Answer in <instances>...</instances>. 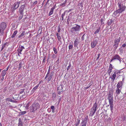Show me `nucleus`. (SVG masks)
Segmentation results:
<instances>
[{"label": "nucleus", "instance_id": "f257e3e1", "mask_svg": "<svg viewBox=\"0 0 126 126\" xmlns=\"http://www.w3.org/2000/svg\"><path fill=\"white\" fill-rule=\"evenodd\" d=\"M40 107L39 103L37 102L33 103L30 107V110L31 112H34L35 111Z\"/></svg>", "mask_w": 126, "mask_h": 126}, {"label": "nucleus", "instance_id": "f03ea898", "mask_svg": "<svg viewBox=\"0 0 126 126\" xmlns=\"http://www.w3.org/2000/svg\"><path fill=\"white\" fill-rule=\"evenodd\" d=\"M81 30V27L78 24H75L70 30L71 32L73 34L77 33Z\"/></svg>", "mask_w": 126, "mask_h": 126}, {"label": "nucleus", "instance_id": "7ed1b4c3", "mask_svg": "<svg viewBox=\"0 0 126 126\" xmlns=\"http://www.w3.org/2000/svg\"><path fill=\"white\" fill-rule=\"evenodd\" d=\"M118 9L119 10L121 13H122L124 11L126 8V7L123 5V2L122 1H120L118 2Z\"/></svg>", "mask_w": 126, "mask_h": 126}, {"label": "nucleus", "instance_id": "20e7f679", "mask_svg": "<svg viewBox=\"0 0 126 126\" xmlns=\"http://www.w3.org/2000/svg\"><path fill=\"white\" fill-rule=\"evenodd\" d=\"M97 107V103L96 102L94 104L93 107H92L90 111L89 116L92 117L93 116L96 111Z\"/></svg>", "mask_w": 126, "mask_h": 126}, {"label": "nucleus", "instance_id": "39448f33", "mask_svg": "<svg viewBox=\"0 0 126 126\" xmlns=\"http://www.w3.org/2000/svg\"><path fill=\"white\" fill-rule=\"evenodd\" d=\"M114 60H118L119 62L120 63H121L122 61L124 62L123 59L121 58L118 54H116L113 57L111 60L110 62Z\"/></svg>", "mask_w": 126, "mask_h": 126}, {"label": "nucleus", "instance_id": "423d86ee", "mask_svg": "<svg viewBox=\"0 0 126 126\" xmlns=\"http://www.w3.org/2000/svg\"><path fill=\"white\" fill-rule=\"evenodd\" d=\"M113 93L111 91L109 92L108 96V99L109 100V103H113Z\"/></svg>", "mask_w": 126, "mask_h": 126}, {"label": "nucleus", "instance_id": "0eeeda50", "mask_svg": "<svg viewBox=\"0 0 126 126\" xmlns=\"http://www.w3.org/2000/svg\"><path fill=\"white\" fill-rule=\"evenodd\" d=\"M25 49V48L23 46H19L17 50V53L19 56H20V55H19L22 54L21 52L23 49Z\"/></svg>", "mask_w": 126, "mask_h": 126}, {"label": "nucleus", "instance_id": "6e6552de", "mask_svg": "<svg viewBox=\"0 0 126 126\" xmlns=\"http://www.w3.org/2000/svg\"><path fill=\"white\" fill-rule=\"evenodd\" d=\"M118 73V71L114 70V73L112 75H111L110 77L109 78L111 79L113 81H114L116 77V74Z\"/></svg>", "mask_w": 126, "mask_h": 126}, {"label": "nucleus", "instance_id": "1a4fd4ad", "mask_svg": "<svg viewBox=\"0 0 126 126\" xmlns=\"http://www.w3.org/2000/svg\"><path fill=\"white\" fill-rule=\"evenodd\" d=\"M6 27V24L5 22H3L0 24V29L4 30Z\"/></svg>", "mask_w": 126, "mask_h": 126}, {"label": "nucleus", "instance_id": "9d476101", "mask_svg": "<svg viewBox=\"0 0 126 126\" xmlns=\"http://www.w3.org/2000/svg\"><path fill=\"white\" fill-rule=\"evenodd\" d=\"M25 7V5H22L19 8L18 12L20 14H23L24 10Z\"/></svg>", "mask_w": 126, "mask_h": 126}, {"label": "nucleus", "instance_id": "9b49d317", "mask_svg": "<svg viewBox=\"0 0 126 126\" xmlns=\"http://www.w3.org/2000/svg\"><path fill=\"white\" fill-rule=\"evenodd\" d=\"M63 87L61 85H60L58 87L57 91L58 94H61L63 92V91L62 90Z\"/></svg>", "mask_w": 126, "mask_h": 126}, {"label": "nucleus", "instance_id": "f8f14e48", "mask_svg": "<svg viewBox=\"0 0 126 126\" xmlns=\"http://www.w3.org/2000/svg\"><path fill=\"white\" fill-rule=\"evenodd\" d=\"M97 43L96 40H94L91 43V47L92 48H94L95 46Z\"/></svg>", "mask_w": 126, "mask_h": 126}, {"label": "nucleus", "instance_id": "ddd939ff", "mask_svg": "<svg viewBox=\"0 0 126 126\" xmlns=\"http://www.w3.org/2000/svg\"><path fill=\"white\" fill-rule=\"evenodd\" d=\"M123 85V83L122 81H119L118 83L116 86L117 88L120 89L121 88V89H122Z\"/></svg>", "mask_w": 126, "mask_h": 126}, {"label": "nucleus", "instance_id": "4468645a", "mask_svg": "<svg viewBox=\"0 0 126 126\" xmlns=\"http://www.w3.org/2000/svg\"><path fill=\"white\" fill-rule=\"evenodd\" d=\"M20 3V1H19L17 2H15L14 3L13 6L14 8V9H16L18 7Z\"/></svg>", "mask_w": 126, "mask_h": 126}, {"label": "nucleus", "instance_id": "2eb2a0df", "mask_svg": "<svg viewBox=\"0 0 126 126\" xmlns=\"http://www.w3.org/2000/svg\"><path fill=\"white\" fill-rule=\"evenodd\" d=\"M119 10L117 9L113 13L112 15L114 17L117 16V15L118 14H120L121 13Z\"/></svg>", "mask_w": 126, "mask_h": 126}, {"label": "nucleus", "instance_id": "dca6fc26", "mask_svg": "<svg viewBox=\"0 0 126 126\" xmlns=\"http://www.w3.org/2000/svg\"><path fill=\"white\" fill-rule=\"evenodd\" d=\"M79 43V41L78 39L77 38H76L75 39V41H74V46L75 47H77Z\"/></svg>", "mask_w": 126, "mask_h": 126}, {"label": "nucleus", "instance_id": "f3484780", "mask_svg": "<svg viewBox=\"0 0 126 126\" xmlns=\"http://www.w3.org/2000/svg\"><path fill=\"white\" fill-rule=\"evenodd\" d=\"M53 73L52 72L48 76V78L47 79V81H49L52 78Z\"/></svg>", "mask_w": 126, "mask_h": 126}, {"label": "nucleus", "instance_id": "a211bd4d", "mask_svg": "<svg viewBox=\"0 0 126 126\" xmlns=\"http://www.w3.org/2000/svg\"><path fill=\"white\" fill-rule=\"evenodd\" d=\"M121 88H116L115 92L116 96L119 94L121 92Z\"/></svg>", "mask_w": 126, "mask_h": 126}, {"label": "nucleus", "instance_id": "6ab92c4d", "mask_svg": "<svg viewBox=\"0 0 126 126\" xmlns=\"http://www.w3.org/2000/svg\"><path fill=\"white\" fill-rule=\"evenodd\" d=\"M8 44L7 43H5L4 44H2V47L1 49V51H2L3 49L5 48L6 47V46H8Z\"/></svg>", "mask_w": 126, "mask_h": 126}, {"label": "nucleus", "instance_id": "aec40b11", "mask_svg": "<svg viewBox=\"0 0 126 126\" xmlns=\"http://www.w3.org/2000/svg\"><path fill=\"white\" fill-rule=\"evenodd\" d=\"M88 116H87L84 119H83L81 123H85L87 124L88 122Z\"/></svg>", "mask_w": 126, "mask_h": 126}, {"label": "nucleus", "instance_id": "412c9836", "mask_svg": "<svg viewBox=\"0 0 126 126\" xmlns=\"http://www.w3.org/2000/svg\"><path fill=\"white\" fill-rule=\"evenodd\" d=\"M55 6H53L51 9L50 11V12H49V16H50L53 13V11L54 10V9L55 8V6Z\"/></svg>", "mask_w": 126, "mask_h": 126}, {"label": "nucleus", "instance_id": "4be33fe9", "mask_svg": "<svg viewBox=\"0 0 126 126\" xmlns=\"http://www.w3.org/2000/svg\"><path fill=\"white\" fill-rule=\"evenodd\" d=\"M7 70V69L6 70H4L2 71L0 77H4L5 75L7 72L6 71Z\"/></svg>", "mask_w": 126, "mask_h": 126}, {"label": "nucleus", "instance_id": "5701e85b", "mask_svg": "<svg viewBox=\"0 0 126 126\" xmlns=\"http://www.w3.org/2000/svg\"><path fill=\"white\" fill-rule=\"evenodd\" d=\"M121 40V38L120 37H119L117 39H115L114 40V43L119 44L120 41Z\"/></svg>", "mask_w": 126, "mask_h": 126}, {"label": "nucleus", "instance_id": "b1692460", "mask_svg": "<svg viewBox=\"0 0 126 126\" xmlns=\"http://www.w3.org/2000/svg\"><path fill=\"white\" fill-rule=\"evenodd\" d=\"M78 6H80L79 7V8L81 9H83V3L82 2L79 3L78 4Z\"/></svg>", "mask_w": 126, "mask_h": 126}, {"label": "nucleus", "instance_id": "393cba45", "mask_svg": "<svg viewBox=\"0 0 126 126\" xmlns=\"http://www.w3.org/2000/svg\"><path fill=\"white\" fill-rule=\"evenodd\" d=\"M22 123L21 119L20 118L19 119V122L17 126H22Z\"/></svg>", "mask_w": 126, "mask_h": 126}, {"label": "nucleus", "instance_id": "a878e982", "mask_svg": "<svg viewBox=\"0 0 126 126\" xmlns=\"http://www.w3.org/2000/svg\"><path fill=\"white\" fill-rule=\"evenodd\" d=\"M72 13H70L69 14V15L68 16V19L67 20V23L68 24H69V21H70V18L71 17V14Z\"/></svg>", "mask_w": 126, "mask_h": 126}, {"label": "nucleus", "instance_id": "bb28decb", "mask_svg": "<svg viewBox=\"0 0 126 126\" xmlns=\"http://www.w3.org/2000/svg\"><path fill=\"white\" fill-rule=\"evenodd\" d=\"M50 66L49 67L48 70V71L47 72V75H46V77L45 78V79H46L48 77V75L49 74V73L50 72Z\"/></svg>", "mask_w": 126, "mask_h": 126}, {"label": "nucleus", "instance_id": "cd10ccee", "mask_svg": "<svg viewBox=\"0 0 126 126\" xmlns=\"http://www.w3.org/2000/svg\"><path fill=\"white\" fill-rule=\"evenodd\" d=\"M17 32V31H15L13 33V34L11 36L12 38H13L15 37L16 34Z\"/></svg>", "mask_w": 126, "mask_h": 126}, {"label": "nucleus", "instance_id": "c85d7f7f", "mask_svg": "<svg viewBox=\"0 0 126 126\" xmlns=\"http://www.w3.org/2000/svg\"><path fill=\"white\" fill-rule=\"evenodd\" d=\"M6 100L8 101H10L13 103H15L16 102L14 100H13L12 99L9 98H7L6 99Z\"/></svg>", "mask_w": 126, "mask_h": 126}, {"label": "nucleus", "instance_id": "c756f323", "mask_svg": "<svg viewBox=\"0 0 126 126\" xmlns=\"http://www.w3.org/2000/svg\"><path fill=\"white\" fill-rule=\"evenodd\" d=\"M67 11H65L63 13L62 16V20H64V17L65 16L66 12Z\"/></svg>", "mask_w": 126, "mask_h": 126}, {"label": "nucleus", "instance_id": "7c9ffc66", "mask_svg": "<svg viewBox=\"0 0 126 126\" xmlns=\"http://www.w3.org/2000/svg\"><path fill=\"white\" fill-rule=\"evenodd\" d=\"M112 21L111 19L109 20L108 22V26L110 25L112 23Z\"/></svg>", "mask_w": 126, "mask_h": 126}, {"label": "nucleus", "instance_id": "2f4dec72", "mask_svg": "<svg viewBox=\"0 0 126 126\" xmlns=\"http://www.w3.org/2000/svg\"><path fill=\"white\" fill-rule=\"evenodd\" d=\"M4 30L0 29V36H1L3 35Z\"/></svg>", "mask_w": 126, "mask_h": 126}, {"label": "nucleus", "instance_id": "473e14b6", "mask_svg": "<svg viewBox=\"0 0 126 126\" xmlns=\"http://www.w3.org/2000/svg\"><path fill=\"white\" fill-rule=\"evenodd\" d=\"M73 45L72 43H70L69 45V49H71L73 47Z\"/></svg>", "mask_w": 126, "mask_h": 126}, {"label": "nucleus", "instance_id": "72a5a7b5", "mask_svg": "<svg viewBox=\"0 0 126 126\" xmlns=\"http://www.w3.org/2000/svg\"><path fill=\"white\" fill-rule=\"evenodd\" d=\"M42 26H40L38 31V33H39V34H41V33L42 31Z\"/></svg>", "mask_w": 126, "mask_h": 126}, {"label": "nucleus", "instance_id": "f704fd0d", "mask_svg": "<svg viewBox=\"0 0 126 126\" xmlns=\"http://www.w3.org/2000/svg\"><path fill=\"white\" fill-rule=\"evenodd\" d=\"M50 108L52 110V112L53 113H54L55 110L54 106L53 105L51 106L50 107Z\"/></svg>", "mask_w": 126, "mask_h": 126}, {"label": "nucleus", "instance_id": "c9c22d12", "mask_svg": "<svg viewBox=\"0 0 126 126\" xmlns=\"http://www.w3.org/2000/svg\"><path fill=\"white\" fill-rule=\"evenodd\" d=\"M39 86V84H37L36 86L34 87V88L32 89V91H34L35 90L37 89Z\"/></svg>", "mask_w": 126, "mask_h": 126}, {"label": "nucleus", "instance_id": "e433bc0d", "mask_svg": "<svg viewBox=\"0 0 126 126\" xmlns=\"http://www.w3.org/2000/svg\"><path fill=\"white\" fill-rule=\"evenodd\" d=\"M19 20H20L22 18L23 15V14L19 13Z\"/></svg>", "mask_w": 126, "mask_h": 126}, {"label": "nucleus", "instance_id": "4c0bfd02", "mask_svg": "<svg viewBox=\"0 0 126 126\" xmlns=\"http://www.w3.org/2000/svg\"><path fill=\"white\" fill-rule=\"evenodd\" d=\"M66 1L65 0L64 1L63 3H62L60 5V6L62 7H63L65 6L66 3Z\"/></svg>", "mask_w": 126, "mask_h": 126}, {"label": "nucleus", "instance_id": "58836bf2", "mask_svg": "<svg viewBox=\"0 0 126 126\" xmlns=\"http://www.w3.org/2000/svg\"><path fill=\"white\" fill-rule=\"evenodd\" d=\"M100 27H99L96 30V31L94 32V33L95 34H97L98 33L100 30Z\"/></svg>", "mask_w": 126, "mask_h": 126}, {"label": "nucleus", "instance_id": "ea45409f", "mask_svg": "<svg viewBox=\"0 0 126 126\" xmlns=\"http://www.w3.org/2000/svg\"><path fill=\"white\" fill-rule=\"evenodd\" d=\"M61 27L60 25H59L58 26V27L57 28V31H58V33H59L61 32Z\"/></svg>", "mask_w": 126, "mask_h": 126}, {"label": "nucleus", "instance_id": "a19ab883", "mask_svg": "<svg viewBox=\"0 0 126 126\" xmlns=\"http://www.w3.org/2000/svg\"><path fill=\"white\" fill-rule=\"evenodd\" d=\"M92 83H89V84L88 85V86L87 87H85V89H88L89 87H90L92 85Z\"/></svg>", "mask_w": 126, "mask_h": 126}, {"label": "nucleus", "instance_id": "79ce46f5", "mask_svg": "<svg viewBox=\"0 0 126 126\" xmlns=\"http://www.w3.org/2000/svg\"><path fill=\"white\" fill-rule=\"evenodd\" d=\"M77 122L76 123V126H78L80 122V120L79 119H77Z\"/></svg>", "mask_w": 126, "mask_h": 126}, {"label": "nucleus", "instance_id": "37998d69", "mask_svg": "<svg viewBox=\"0 0 126 126\" xmlns=\"http://www.w3.org/2000/svg\"><path fill=\"white\" fill-rule=\"evenodd\" d=\"M118 44H119L117 43H114V48L115 49L117 48V47H118Z\"/></svg>", "mask_w": 126, "mask_h": 126}, {"label": "nucleus", "instance_id": "c03bdc74", "mask_svg": "<svg viewBox=\"0 0 126 126\" xmlns=\"http://www.w3.org/2000/svg\"><path fill=\"white\" fill-rule=\"evenodd\" d=\"M53 50L55 54H56L57 53V49L55 47H53Z\"/></svg>", "mask_w": 126, "mask_h": 126}, {"label": "nucleus", "instance_id": "a18cd8bd", "mask_svg": "<svg viewBox=\"0 0 126 126\" xmlns=\"http://www.w3.org/2000/svg\"><path fill=\"white\" fill-rule=\"evenodd\" d=\"M22 63L21 62L19 64V67L18 69L20 70L22 67Z\"/></svg>", "mask_w": 126, "mask_h": 126}, {"label": "nucleus", "instance_id": "49530a36", "mask_svg": "<svg viewBox=\"0 0 126 126\" xmlns=\"http://www.w3.org/2000/svg\"><path fill=\"white\" fill-rule=\"evenodd\" d=\"M25 107L26 108V109H28V108L29 106V103H28L26 105H25Z\"/></svg>", "mask_w": 126, "mask_h": 126}, {"label": "nucleus", "instance_id": "de8ad7c7", "mask_svg": "<svg viewBox=\"0 0 126 126\" xmlns=\"http://www.w3.org/2000/svg\"><path fill=\"white\" fill-rule=\"evenodd\" d=\"M112 68H113V67H112V65L110 63L109 68V69L112 70Z\"/></svg>", "mask_w": 126, "mask_h": 126}, {"label": "nucleus", "instance_id": "09e8293b", "mask_svg": "<svg viewBox=\"0 0 126 126\" xmlns=\"http://www.w3.org/2000/svg\"><path fill=\"white\" fill-rule=\"evenodd\" d=\"M69 66H68L67 67V70H68L70 68V67H71V65L70 63H69Z\"/></svg>", "mask_w": 126, "mask_h": 126}, {"label": "nucleus", "instance_id": "8fccbe9b", "mask_svg": "<svg viewBox=\"0 0 126 126\" xmlns=\"http://www.w3.org/2000/svg\"><path fill=\"white\" fill-rule=\"evenodd\" d=\"M26 113V111H22V112H20V114L23 115V114H25Z\"/></svg>", "mask_w": 126, "mask_h": 126}, {"label": "nucleus", "instance_id": "3c124183", "mask_svg": "<svg viewBox=\"0 0 126 126\" xmlns=\"http://www.w3.org/2000/svg\"><path fill=\"white\" fill-rule=\"evenodd\" d=\"M57 38L58 39V40L59 41H60L61 39V36L60 35L58 36H57Z\"/></svg>", "mask_w": 126, "mask_h": 126}, {"label": "nucleus", "instance_id": "603ef678", "mask_svg": "<svg viewBox=\"0 0 126 126\" xmlns=\"http://www.w3.org/2000/svg\"><path fill=\"white\" fill-rule=\"evenodd\" d=\"M112 71V70H111L109 69L107 71L108 73L110 75V73Z\"/></svg>", "mask_w": 126, "mask_h": 126}, {"label": "nucleus", "instance_id": "864d4df0", "mask_svg": "<svg viewBox=\"0 0 126 126\" xmlns=\"http://www.w3.org/2000/svg\"><path fill=\"white\" fill-rule=\"evenodd\" d=\"M104 20L103 18H101V19L100 21L101 22V24H104V23L103 22V21H104Z\"/></svg>", "mask_w": 126, "mask_h": 126}, {"label": "nucleus", "instance_id": "5fc2aeb1", "mask_svg": "<svg viewBox=\"0 0 126 126\" xmlns=\"http://www.w3.org/2000/svg\"><path fill=\"white\" fill-rule=\"evenodd\" d=\"M85 35V34H84V35H83L81 38L82 41H83L84 40V36Z\"/></svg>", "mask_w": 126, "mask_h": 126}, {"label": "nucleus", "instance_id": "6e6d98bb", "mask_svg": "<svg viewBox=\"0 0 126 126\" xmlns=\"http://www.w3.org/2000/svg\"><path fill=\"white\" fill-rule=\"evenodd\" d=\"M109 104L110 105V108L113 107V103H109Z\"/></svg>", "mask_w": 126, "mask_h": 126}, {"label": "nucleus", "instance_id": "4d7b16f0", "mask_svg": "<svg viewBox=\"0 0 126 126\" xmlns=\"http://www.w3.org/2000/svg\"><path fill=\"white\" fill-rule=\"evenodd\" d=\"M53 98H55L56 97V94L54 93L52 94Z\"/></svg>", "mask_w": 126, "mask_h": 126}, {"label": "nucleus", "instance_id": "13d9d810", "mask_svg": "<svg viewBox=\"0 0 126 126\" xmlns=\"http://www.w3.org/2000/svg\"><path fill=\"white\" fill-rule=\"evenodd\" d=\"M25 31H23L21 33V35L22 36V37L23 36H24L25 34Z\"/></svg>", "mask_w": 126, "mask_h": 126}, {"label": "nucleus", "instance_id": "bf43d9fd", "mask_svg": "<svg viewBox=\"0 0 126 126\" xmlns=\"http://www.w3.org/2000/svg\"><path fill=\"white\" fill-rule=\"evenodd\" d=\"M52 57L53 58H55L56 57V56L55 55L53 54L52 55Z\"/></svg>", "mask_w": 126, "mask_h": 126}, {"label": "nucleus", "instance_id": "052dcab7", "mask_svg": "<svg viewBox=\"0 0 126 126\" xmlns=\"http://www.w3.org/2000/svg\"><path fill=\"white\" fill-rule=\"evenodd\" d=\"M123 121L126 120V117L124 116L123 118Z\"/></svg>", "mask_w": 126, "mask_h": 126}, {"label": "nucleus", "instance_id": "680f3d73", "mask_svg": "<svg viewBox=\"0 0 126 126\" xmlns=\"http://www.w3.org/2000/svg\"><path fill=\"white\" fill-rule=\"evenodd\" d=\"M83 124L81 126H86L87 124L84 123H81Z\"/></svg>", "mask_w": 126, "mask_h": 126}, {"label": "nucleus", "instance_id": "e2e57ef3", "mask_svg": "<svg viewBox=\"0 0 126 126\" xmlns=\"http://www.w3.org/2000/svg\"><path fill=\"white\" fill-rule=\"evenodd\" d=\"M46 58H45V57L43 59V61H42V62L43 63H45V61H46Z\"/></svg>", "mask_w": 126, "mask_h": 126}, {"label": "nucleus", "instance_id": "0e129e2a", "mask_svg": "<svg viewBox=\"0 0 126 126\" xmlns=\"http://www.w3.org/2000/svg\"><path fill=\"white\" fill-rule=\"evenodd\" d=\"M23 91H24L23 90H20V91L19 92V93L20 94H21L23 93Z\"/></svg>", "mask_w": 126, "mask_h": 126}, {"label": "nucleus", "instance_id": "69168bd1", "mask_svg": "<svg viewBox=\"0 0 126 126\" xmlns=\"http://www.w3.org/2000/svg\"><path fill=\"white\" fill-rule=\"evenodd\" d=\"M100 54H98V57L97 58V59H98L99 58V57H100Z\"/></svg>", "mask_w": 126, "mask_h": 126}, {"label": "nucleus", "instance_id": "338daca9", "mask_svg": "<svg viewBox=\"0 0 126 126\" xmlns=\"http://www.w3.org/2000/svg\"><path fill=\"white\" fill-rule=\"evenodd\" d=\"M37 1H36L34 2V3H33V4H37Z\"/></svg>", "mask_w": 126, "mask_h": 126}, {"label": "nucleus", "instance_id": "774afa93", "mask_svg": "<svg viewBox=\"0 0 126 126\" xmlns=\"http://www.w3.org/2000/svg\"><path fill=\"white\" fill-rule=\"evenodd\" d=\"M126 45L125 44H124L122 45V46L123 47H125L126 46Z\"/></svg>", "mask_w": 126, "mask_h": 126}]
</instances>
